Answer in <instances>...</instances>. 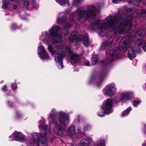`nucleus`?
<instances>
[{"label": "nucleus", "mask_w": 146, "mask_h": 146, "mask_svg": "<svg viewBox=\"0 0 146 146\" xmlns=\"http://www.w3.org/2000/svg\"><path fill=\"white\" fill-rule=\"evenodd\" d=\"M133 12L129 8L126 10L125 14L121 15L119 12L115 16L107 17L104 20L96 21L90 24V28L97 30L100 35L106 30L113 31L115 35L126 34L131 31L134 21L131 16Z\"/></svg>", "instance_id": "1"}, {"label": "nucleus", "mask_w": 146, "mask_h": 146, "mask_svg": "<svg viewBox=\"0 0 146 146\" xmlns=\"http://www.w3.org/2000/svg\"><path fill=\"white\" fill-rule=\"evenodd\" d=\"M144 33L145 32L140 29L135 33L133 37L130 34L123 38L119 43L118 47H115L110 50L109 53V56L107 57L104 61L102 62V64L104 66L110 64L114 60L120 57L121 52L122 51L125 52L128 48H129L127 54L128 56L131 60H132L136 57V53L137 52L136 48L132 47V41H134L136 43L138 46L143 48V46L139 45L138 43L139 40H143L145 42L142 38Z\"/></svg>", "instance_id": "2"}, {"label": "nucleus", "mask_w": 146, "mask_h": 146, "mask_svg": "<svg viewBox=\"0 0 146 146\" xmlns=\"http://www.w3.org/2000/svg\"><path fill=\"white\" fill-rule=\"evenodd\" d=\"M72 9L69 8L66 9L65 12H60L58 13L56 22L57 24H62L65 23L67 19L66 13L70 15V23H66L64 26L63 29L64 36H66L68 33V30L72 25L75 28L78 26V23L74 21L75 18L77 21H80L87 17H92L96 15L97 11L94 5H91L87 7L86 10L83 8H78L76 11L72 12Z\"/></svg>", "instance_id": "3"}, {"label": "nucleus", "mask_w": 146, "mask_h": 146, "mask_svg": "<svg viewBox=\"0 0 146 146\" xmlns=\"http://www.w3.org/2000/svg\"><path fill=\"white\" fill-rule=\"evenodd\" d=\"M47 119L50 124H55L53 132L60 136L66 132V128L70 123L68 114L63 111L57 112L54 108L51 109L48 115Z\"/></svg>", "instance_id": "4"}, {"label": "nucleus", "mask_w": 146, "mask_h": 146, "mask_svg": "<svg viewBox=\"0 0 146 146\" xmlns=\"http://www.w3.org/2000/svg\"><path fill=\"white\" fill-rule=\"evenodd\" d=\"M45 121L43 118L39 121L38 127L41 133H31L30 136V143H27V146H47L45 135L50 133L51 131L50 127L45 125Z\"/></svg>", "instance_id": "5"}, {"label": "nucleus", "mask_w": 146, "mask_h": 146, "mask_svg": "<svg viewBox=\"0 0 146 146\" xmlns=\"http://www.w3.org/2000/svg\"><path fill=\"white\" fill-rule=\"evenodd\" d=\"M65 46V43L64 42H62L57 45L55 48H53L52 45L51 44H48V49L51 55H54L56 65L60 70H61L64 68L62 59L66 55L64 51Z\"/></svg>", "instance_id": "6"}, {"label": "nucleus", "mask_w": 146, "mask_h": 146, "mask_svg": "<svg viewBox=\"0 0 146 146\" xmlns=\"http://www.w3.org/2000/svg\"><path fill=\"white\" fill-rule=\"evenodd\" d=\"M60 29V28L59 26L54 25L49 29V33L46 31L42 32L40 39L45 44H48L51 38L53 43H57L61 41L62 38V35L58 33Z\"/></svg>", "instance_id": "7"}, {"label": "nucleus", "mask_w": 146, "mask_h": 146, "mask_svg": "<svg viewBox=\"0 0 146 146\" xmlns=\"http://www.w3.org/2000/svg\"><path fill=\"white\" fill-rule=\"evenodd\" d=\"M132 94V92H120L119 93L118 97L105 100L101 106L102 108L105 110L106 114H109L113 111L112 107L113 103H118L123 100H127L129 99L130 96Z\"/></svg>", "instance_id": "8"}, {"label": "nucleus", "mask_w": 146, "mask_h": 146, "mask_svg": "<svg viewBox=\"0 0 146 146\" xmlns=\"http://www.w3.org/2000/svg\"><path fill=\"white\" fill-rule=\"evenodd\" d=\"M69 39L70 42H73L76 40L82 41L84 45L86 47L88 46L90 43L88 34L86 33L81 34L74 31L69 35Z\"/></svg>", "instance_id": "9"}, {"label": "nucleus", "mask_w": 146, "mask_h": 146, "mask_svg": "<svg viewBox=\"0 0 146 146\" xmlns=\"http://www.w3.org/2000/svg\"><path fill=\"white\" fill-rule=\"evenodd\" d=\"M64 52L66 53V56L67 55L70 56V62L71 64L73 65L75 64L78 59L79 56L76 53H74L72 49L68 46H66L65 48H64Z\"/></svg>", "instance_id": "10"}, {"label": "nucleus", "mask_w": 146, "mask_h": 146, "mask_svg": "<svg viewBox=\"0 0 146 146\" xmlns=\"http://www.w3.org/2000/svg\"><path fill=\"white\" fill-rule=\"evenodd\" d=\"M116 92V86L114 83H111L107 85L102 90V92L104 95L110 96H113Z\"/></svg>", "instance_id": "11"}, {"label": "nucleus", "mask_w": 146, "mask_h": 146, "mask_svg": "<svg viewBox=\"0 0 146 146\" xmlns=\"http://www.w3.org/2000/svg\"><path fill=\"white\" fill-rule=\"evenodd\" d=\"M10 140H13L23 142L27 140V138L25 135L21 132L15 131L12 135L9 137Z\"/></svg>", "instance_id": "12"}, {"label": "nucleus", "mask_w": 146, "mask_h": 146, "mask_svg": "<svg viewBox=\"0 0 146 146\" xmlns=\"http://www.w3.org/2000/svg\"><path fill=\"white\" fill-rule=\"evenodd\" d=\"M38 56L42 60H45L49 58V56L43 46H40L38 47Z\"/></svg>", "instance_id": "13"}, {"label": "nucleus", "mask_w": 146, "mask_h": 146, "mask_svg": "<svg viewBox=\"0 0 146 146\" xmlns=\"http://www.w3.org/2000/svg\"><path fill=\"white\" fill-rule=\"evenodd\" d=\"M75 128L74 125H71L68 127V134L70 137H72L76 135Z\"/></svg>", "instance_id": "14"}, {"label": "nucleus", "mask_w": 146, "mask_h": 146, "mask_svg": "<svg viewBox=\"0 0 146 146\" xmlns=\"http://www.w3.org/2000/svg\"><path fill=\"white\" fill-rule=\"evenodd\" d=\"M113 43V41H106L103 42L101 46L102 49L105 50L108 49L111 46Z\"/></svg>", "instance_id": "15"}, {"label": "nucleus", "mask_w": 146, "mask_h": 146, "mask_svg": "<svg viewBox=\"0 0 146 146\" xmlns=\"http://www.w3.org/2000/svg\"><path fill=\"white\" fill-rule=\"evenodd\" d=\"M55 1L63 7H68L70 5L69 0H55Z\"/></svg>", "instance_id": "16"}, {"label": "nucleus", "mask_w": 146, "mask_h": 146, "mask_svg": "<svg viewBox=\"0 0 146 146\" xmlns=\"http://www.w3.org/2000/svg\"><path fill=\"white\" fill-rule=\"evenodd\" d=\"M106 146V143L105 140L102 138L98 139L96 141V143H94V146Z\"/></svg>", "instance_id": "17"}, {"label": "nucleus", "mask_w": 146, "mask_h": 146, "mask_svg": "<svg viewBox=\"0 0 146 146\" xmlns=\"http://www.w3.org/2000/svg\"><path fill=\"white\" fill-rule=\"evenodd\" d=\"M136 13L138 17H139L146 16V11L144 10L137 11Z\"/></svg>", "instance_id": "18"}, {"label": "nucleus", "mask_w": 146, "mask_h": 146, "mask_svg": "<svg viewBox=\"0 0 146 146\" xmlns=\"http://www.w3.org/2000/svg\"><path fill=\"white\" fill-rule=\"evenodd\" d=\"M105 114H106V112L105 111V110L104 109L102 108L101 106V108L98 112V116L100 117H103L104 116Z\"/></svg>", "instance_id": "19"}, {"label": "nucleus", "mask_w": 146, "mask_h": 146, "mask_svg": "<svg viewBox=\"0 0 146 146\" xmlns=\"http://www.w3.org/2000/svg\"><path fill=\"white\" fill-rule=\"evenodd\" d=\"M132 110V108L131 107L128 108L127 110L123 111L121 114V116L122 117H124L127 116Z\"/></svg>", "instance_id": "20"}, {"label": "nucleus", "mask_w": 146, "mask_h": 146, "mask_svg": "<svg viewBox=\"0 0 146 146\" xmlns=\"http://www.w3.org/2000/svg\"><path fill=\"white\" fill-rule=\"evenodd\" d=\"M98 57L96 55H94L92 58L91 62L93 65L96 64L98 62Z\"/></svg>", "instance_id": "21"}, {"label": "nucleus", "mask_w": 146, "mask_h": 146, "mask_svg": "<svg viewBox=\"0 0 146 146\" xmlns=\"http://www.w3.org/2000/svg\"><path fill=\"white\" fill-rule=\"evenodd\" d=\"M8 0H3L2 3L3 5L2 8L3 9H6L9 7L8 5H9L8 3Z\"/></svg>", "instance_id": "22"}, {"label": "nucleus", "mask_w": 146, "mask_h": 146, "mask_svg": "<svg viewBox=\"0 0 146 146\" xmlns=\"http://www.w3.org/2000/svg\"><path fill=\"white\" fill-rule=\"evenodd\" d=\"M139 44L141 46H143L144 50L146 52V44L143 40H139Z\"/></svg>", "instance_id": "23"}, {"label": "nucleus", "mask_w": 146, "mask_h": 146, "mask_svg": "<svg viewBox=\"0 0 146 146\" xmlns=\"http://www.w3.org/2000/svg\"><path fill=\"white\" fill-rule=\"evenodd\" d=\"M23 114L21 112L19 111H16L15 117L17 119H19L22 117Z\"/></svg>", "instance_id": "24"}, {"label": "nucleus", "mask_w": 146, "mask_h": 146, "mask_svg": "<svg viewBox=\"0 0 146 146\" xmlns=\"http://www.w3.org/2000/svg\"><path fill=\"white\" fill-rule=\"evenodd\" d=\"M32 4L33 7L35 9L38 8L39 6L38 3L35 1V0H33L32 2Z\"/></svg>", "instance_id": "25"}, {"label": "nucleus", "mask_w": 146, "mask_h": 146, "mask_svg": "<svg viewBox=\"0 0 146 146\" xmlns=\"http://www.w3.org/2000/svg\"><path fill=\"white\" fill-rule=\"evenodd\" d=\"M92 128L91 125H90L87 124L84 126L83 130L84 131H86L90 130Z\"/></svg>", "instance_id": "26"}, {"label": "nucleus", "mask_w": 146, "mask_h": 146, "mask_svg": "<svg viewBox=\"0 0 146 146\" xmlns=\"http://www.w3.org/2000/svg\"><path fill=\"white\" fill-rule=\"evenodd\" d=\"M11 89L13 90H15L17 88V83H14L11 84Z\"/></svg>", "instance_id": "27"}, {"label": "nucleus", "mask_w": 146, "mask_h": 146, "mask_svg": "<svg viewBox=\"0 0 146 146\" xmlns=\"http://www.w3.org/2000/svg\"><path fill=\"white\" fill-rule=\"evenodd\" d=\"M141 102V101L140 100H135L133 101V105L134 106L136 107Z\"/></svg>", "instance_id": "28"}, {"label": "nucleus", "mask_w": 146, "mask_h": 146, "mask_svg": "<svg viewBox=\"0 0 146 146\" xmlns=\"http://www.w3.org/2000/svg\"><path fill=\"white\" fill-rule=\"evenodd\" d=\"M23 2H23L22 3H23V4H24V5L25 7L27 8L29 6V2L28 1L26 0L24 2Z\"/></svg>", "instance_id": "29"}, {"label": "nucleus", "mask_w": 146, "mask_h": 146, "mask_svg": "<svg viewBox=\"0 0 146 146\" xmlns=\"http://www.w3.org/2000/svg\"><path fill=\"white\" fill-rule=\"evenodd\" d=\"M18 27L15 24H13L11 26V29L12 31H14L17 29Z\"/></svg>", "instance_id": "30"}, {"label": "nucleus", "mask_w": 146, "mask_h": 146, "mask_svg": "<svg viewBox=\"0 0 146 146\" xmlns=\"http://www.w3.org/2000/svg\"><path fill=\"white\" fill-rule=\"evenodd\" d=\"M96 81V79L95 77H92L89 81L90 83H93L94 82Z\"/></svg>", "instance_id": "31"}, {"label": "nucleus", "mask_w": 146, "mask_h": 146, "mask_svg": "<svg viewBox=\"0 0 146 146\" xmlns=\"http://www.w3.org/2000/svg\"><path fill=\"white\" fill-rule=\"evenodd\" d=\"M4 92H6L7 90V86L5 85L1 89Z\"/></svg>", "instance_id": "32"}, {"label": "nucleus", "mask_w": 146, "mask_h": 146, "mask_svg": "<svg viewBox=\"0 0 146 146\" xmlns=\"http://www.w3.org/2000/svg\"><path fill=\"white\" fill-rule=\"evenodd\" d=\"M11 1L14 2L15 1H17L18 4L21 3L23 2V0H10Z\"/></svg>", "instance_id": "33"}, {"label": "nucleus", "mask_w": 146, "mask_h": 146, "mask_svg": "<svg viewBox=\"0 0 146 146\" xmlns=\"http://www.w3.org/2000/svg\"><path fill=\"white\" fill-rule=\"evenodd\" d=\"M85 65L87 66H90V63L89 61H87L85 62L84 63Z\"/></svg>", "instance_id": "34"}, {"label": "nucleus", "mask_w": 146, "mask_h": 146, "mask_svg": "<svg viewBox=\"0 0 146 146\" xmlns=\"http://www.w3.org/2000/svg\"><path fill=\"white\" fill-rule=\"evenodd\" d=\"M77 133L78 134H80L82 133L81 129L79 127L77 129Z\"/></svg>", "instance_id": "35"}, {"label": "nucleus", "mask_w": 146, "mask_h": 146, "mask_svg": "<svg viewBox=\"0 0 146 146\" xmlns=\"http://www.w3.org/2000/svg\"><path fill=\"white\" fill-rule=\"evenodd\" d=\"M7 104L8 105L10 106H11L13 105V103L9 101H7Z\"/></svg>", "instance_id": "36"}, {"label": "nucleus", "mask_w": 146, "mask_h": 146, "mask_svg": "<svg viewBox=\"0 0 146 146\" xmlns=\"http://www.w3.org/2000/svg\"><path fill=\"white\" fill-rule=\"evenodd\" d=\"M102 82V81L101 80L99 82H96L97 85L98 86H99V84H100V83H101Z\"/></svg>", "instance_id": "37"}, {"label": "nucleus", "mask_w": 146, "mask_h": 146, "mask_svg": "<svg viewBox=\"0 0 146 146\" xmlns=\"http://www.w3.org/2000/svg\"><path fill=\"white\" fill-rule=\"evenodd\" d=\"M13 8L15 10L17 8V6L16 5H14L13 7Z\"/></svg>", "instance_id": "38"}, {"label": "nucleus", "mask_w": 146, "mask_h": 146, "mask_svg": "<svg viewBox=\"0 0 146 146\" xmlns=\"http://www.w3.org/2000/svg\"><path fill=\"white\" fill-rule=\"evenodd\" d=\"M66 146H73V145L71 144H67Z\"/></svg>", "instance_id": "39"}, {"label": "nucleus", "mask_w": 146, "mask_h": 146, "mask_svg": "<svg viewBox=\"0 0 146 146\" xmlns=\"http://www.w3.org/2000/svg\"><path fill=\"white\" fill-rule=\"evenodd\" d=\"M142 146H146V141H145L143 144Z\"/></svg>", "instance_id": "40"}, {"label": "nucleus", "mask_w": 146, "mask_h": 146, "mask_svg": "<svg viewBox=\"0 0 146 146\" xmlns=\"http://www.w3.org/2000/svg\"><path fill=\"white\" fill-rule=\"evenodd\" d=\"M144 127L145 128V133L146 134V125L144 124Z\"/></svg>", "instance_id": "41"}, {"label": "nucleus", "mask_w": 146, "mask_h": 146, "mask_svg": "<svg viewBox=\"0 0 146 146\" xmlns=\"http://www.w3.org/2000/svg\"><path fill=\"white\" fill-rule=\"evenodd\" d=\"M145 68L146 69V64H145Z\"/></svg>", "instance_id": "42"}]
</instances>
